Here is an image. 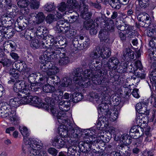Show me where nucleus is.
Segmentation results:
<instances>
[{
    "label": "nucleus",
    "mask_w": 156,
    "mask_h": 156,
    "mask_svg": "<svg viewBox=\"0 0 156 156\" xmlns=\"http://www.w3.org/2000/svg\"><path fill=\"white\" fill-rule=\"evenodd\" d=\"M23 136V142L26 144V148L22 149V156H47L45 149L41 140L28 137L30 134L27 127H23L20 130Z\"/></svg>",
    "instance_id": "f257e3e1"
},
{
    "label": "nucleus",
    "mask_w": 156,
    "mask_h": 156,
    "mask_svg": "<svg viewBox=\"0 0 156 156\" xmlns=\"http://www.w3.org/2000/svg\"><path fill=\"white\" fill-rule=\"evenodd\" d=\"M97 72L98 75L93 76L92 70L90 69H86L82 73L81 69L77 68L73 73L74 76L73 81L83 87H87L92 83L97 85L100 84L102 78V72L99 69Z\"/></svg>",
    "instance_id": "f03ea898"
},
{
    "label": "nucleus",
    "mask_w": 156,
    "mask_h": 156,
    "mask_svg": "<svg viewBox=\"0 0 156 156\" xmlns=\"http://www.w3.org/2000/svg\"><path fill=\"white\" fill-rule=\"evenodd\" d=\"M105 133L103 131H99L97 135H92L86 133L85 134L83 142H80V144L86 148V150L91 148L92 144H94L99 143H106L109 141V138L106 137L105 136Z\"/></svg>",
    "instance_id": "7ed1b4c3"
},
{
    "label": "nucleus",
    "mask_w": 156,
    "mask_h": 156,
    "mask_svg": "<svg viewBox=\"0 0 156 156\" xmlns=\"http://www.w3.org/2000/svg\"><path fill=\"white\" fill-rule=\"evenodd\" d=\"M68 119L66 120V122L63 123L64 120H62V122L61 123L58 122L60 124L58 128V134L61 137L64 138L68 140V142L70 143L72 142V140H70V137L71 138H76L78 136V135L75 133V131L71 124L68 122Z\"/></svg>",
    "instance_id": "20e7f679"
},
{
    "label": "nucleus",
    "mask_w": 156,
    "mask_h": 156,
    "mask_svg": "<svg viewBox=\"0 0 156 156\" xmlns=\"http://www.w3.org/2000/svg\"><path fill=\"white\" fill-rule=\"evenodd\" d=\"M39 79H40L39 78ZM39 83L37 84L34 83H31L28 84L25 81H19L16 82L13 87V90L16 92H20L21 96L25 94L26 95H29L31 91H36L40 88V87H38V85L41 84L40 83V79L39 80Z\"/></svg>",
    "instance_id": "39448f33"
},
{
    "label": "nucleus",
    "mask_w": 156,
    "mask_h": 156,
    "mask_svg": "<svg viewBox=\"0 0 156 156\" xmlns=\"http://www.w3.org/2000/svg\"><path fill=\"white\" fill-rule=\"evenodd\" d=\"M0 117L7 118L15 125L20 122V118L16 115V111L9 108V105L5 102L0 103Z\"/></svg>",
    "instance_id": "423d86ee"
},
{
    "label": "nucleus",
    "mask_w": 156,
    "mask_h": 156,
    "mask_svg": "<svg viewBox=\"0 0 156 156\" xmlns=\"http://www.w3.org/2000/svg\"><path fill=\"white\" fill-rule=\"evenodd\" d=\"M25 104H34L36 105V106L39 108H42L50 111L51 114H53L54 115H56V113H54L53 111L52 108L53 105H51V102L50 100H48V102L46 101V99L45 102H43L41 99L37 97H33L32 96L27 95L25 96Z\"/></svg>",
    "instance_id": "0eeeda50"
},
{
    "label": "nucleus",
    "mask_w": 156,
    "mask_h": 156,
    "mask_svg": "<svg viewBox=\"0 0 156 156\" xmlns=\"http://www.w3.org/2000/svg\"><path fill=\"white\" fill-rule=\"evenodd\" d=\"M108 106L106 103H103L99 105L98 108V113L100 115H105L109 119L112 121H115L117 118L121 107L117 105L114 107L113 110H109Z\"/></svg>",
    "instance_id": "6e6552de"
},
{
    "label": "nucleus",
    "mask_w": 156,
    "mask_h": 156,
    "mask_svg": "<svg viewBox=\"0 0 156 156\" xmlns=\"http://www.w3.org/2000/svg\"><path fill=\"white\" fill-rule=\"evenodd\" d=\"M129 62H122L120 63L121 68L119 69L122 70V69H126L128 72L133 73L136 76L143 78L145 77V73H142V70H143L142 69V66L141 62L140 60L136 61L134 63L131 64L130 65H129Z\"/></svg>",
    "instance_id": "1a4fd4ad"
},
{
    "label": "nucleus",
    "mask_w": 156,
    "mask_h": 156,
    "mask_svg": "<svg viewBox=\"0 0 156 156\" xmlns=\"http://www.w3.org/2000/svg\"><path fill=\"white\" fill-rule=\"evenodd\" d=\"M51 105H53L52 108H52L53 111L54 113H55L56 115H54L53 114H52L54 117H56L58 122L61 123L62 122V120L64 121L62 122L63 123L64 122H66V120L68 119V117L66 115V114L65 113L69 109V105L70 103L67 101H66L65 104L63 105L62 107L60 106V109L61 110L60 112H58L57 108L55 106V104L53 102H51Z\"/></svg>",
    "instance_id": "9d476101"
},
{
    "label": "nucleus",
    "mask_w": 156,
    "mask_h": 156,
    "mask_svg": "<svg viewBox=\"0 0 156 156\" xmlns=\"http://www.w3.org/2000/svg\"><path fill=\"white\" fill-rule=\"evenodd\" d=\"M41 68L44 73L41 74L38 73L37 75L38 76V75L39 76L40 74L41 75H42L44 77H46L45 76L46 74L48 76V77H51L59 72L58 68L53 65L50 62H47L46 63L42 64L41 65Z\"/></svg>",
    "instance_id": "9b49d317"
},
{
    "label": "nucleus",
    "mask_w": 156,
    "mask_h": 156,
    "mask_svg": "<svg viewBox=\"0 0 156 156\" xmlns=\"http://www.w3.org/2000/svg\"><path fill=\"white\" fill-rule=\"evenodd\" d=\"M30 17L25 16L24 18V24L22 26L20 22H18L19 28L21 29H25L27 26L28 23L30 22L31 18L35 17L36 20L38 23H40L42 22L45 19V16L42 12H38L32 13L29 15Z\"/></svg>",
    "instance_id": "f8f14e48"
},
{
    "label": "nucleus",
    "mask_w": 156,
    "mask_h": 156,
    "mask_svg": "<svg viewBox=\"0 0 156 156\" xmlns=\"http://www.w3.org/2000/svg\"><path fill=\"white\" fill-rule=\"evenodd\" d=\"M59 47L58 46H56L53 45L51 47V48H48L44 53L43 55L41 57L42 59L43 63H46L47 62H50L48 60H50L52 58L53 59L55 58V55L57 53L56 52L58 50Z\"/></svg>",
    "instance_id": "ddd939ff"
},
{
    "label": "nucleus",
    "mask_w": 156,
    "mask_h": 156,
    "mask_svg": "<svg viewBox=\"0 0 156 156\" xmlns=\"http://www.w3.org/2000/svg\"><path fill=\"white\" fill-rule=\"evenodd\" d=\"M56 52L57 53L56 55H58L59 56V58L58 61V64L59 66H65L69 62V58L64 48H59L58 50Z\"/></svg>",
    "instance_id": "4468645a"
},
{
    "label": "nucleus",
    "mask_w": 156,
    "mask_h": 156,
    "mask_svg": "<svg viewBox=\"0 0 156 156\" xmlns=\"http://www.w3.org/2000/svg\"><path fill=\"white\" fill-rule=\"evenodd\" d=\"M55 30L58 33H67L70 30L69 24L67 23L64 20L58 21L56 23Z\"/></svg>",
    "instance_id": "2eb2a0df"
},
{
    "label": "nucleus",
    "mask_w": 156,
    "mask_h": 156,
    "mask_svg": "<svg viewBox=\"0 0 156 156\" xmlns=\"http://www.w3.org/2000/svg\"><path fill=\"white\" fill-rule=\"evenodd\" d=\"M52 144L57 148H61L64 147L65 145L69 144L68 140L61 136H57L52 140Z\"/></svg>",
    "instance_id": "dca6fc26"
},
{
    "label": "nucleus",
    "mask_w": 156,
    "mask_h": 156,
    "mask_svg": "<svg viewBox=\"0 0 156 156\" xmlns=\"http://www.w3.org/2000/svg\"><path fill=\"white\" fill-rule=\"evenodd\" d=\"M41 76L40 74V83L42 84L45 83H47L48 84L51 83L54 84L58 85V84H60L61 81L59 78L57 76L49 77L48 78L44 77L42 75Z\"/></svg>",
    "instance_id": "f3484780"
},
{
    "label": "nucleus",
    "mask_w": 156,
    "mask_h": 156,
    "mask_svg": "<svg viewBox=\"0 0 156 156\" xmlns=\"http://www.w3.org/2000/svg\"><path fill=\"white\" fill-rule=\"evenodd\" d=\"M25 97L24 95L20 98H14L10 99L9 102V106L13 108L12 110H15V108L19 106L20 105L25 104Z\"/></svg>",
    "instance_id": "a211bd4d"
},
{
    "label": "nucleus",
    "mask_w": 156,
    "mask_h": 156,
    "mask_svg": "<svg viewBox=\"0 0 156 156\" xmlns=\"http://www.w3.org/2000/svg\"><path fill=\"white\" fill-rule=\"evenodd\" d=\"M106 66L111 70H118L121 68L120 63L115 57H112L109 59Z\"/></svg>",
    "instance_id": "6ab92c4d"
},
{
    "label": "nucleus",
    "mask_w": 156,
    "mask_h": 156,
    "mask_svg": "<svg viewBox=\"0 0 156 156\" xmlns=\"http://www.w3.org/2000/svg\"><path fill=\"white\" fill-rule=\"evenodd\" d=\"M143 129L137 126H134L131 129L129 134L132 138L137 139L141 136L143 134Z\"/></svg>",
    "instance_id": "aec40b11"
},
{
    "label": "nucleus",
    "mask_w": 156,
    "mask_h": 156,
    "mask_svg": "<svg viewBox=\"0 0 156 156\" xmlns=\"http://www.w3.org/2000/svg\"><path fill=\"white\" fill-rule=\"evenodd\" d=\"M132 138L126 134H124L122 135H120V138L119 140L120 142H122V144L119 145V148L122 150L124 147V145H127V144H130L132 141Z\"/></svg>",
    "instance_id": "412c9836"
},
{
    "label": "nucleus",
    "mask_w": 156,
    "mask_h": 156,
    "mask_svg": "<svg viewBox=\"0 0 156 156\" xmlns=\"http://www.w3.org/2000/svg\"><path fill=\"white\" fill-rule=\"evenodd\" d=\"M107 29L105 28V29H101L99 33V37L101 41H103L107 43L109 40L108 36V30H111V28L109 25L107 26Z\"/></svg>",
    "instance_id": "4be33fe9"
},
{
    "label": "nucleus",
    "mask_w": 156,
    "mask_h": 156,
    "mask_svg": "<svg viewBox=\"0 0 156 156\" xmlns=\"http://www.w3.org/2000/svg\"><path fill=\"white\" fill-rule=\"evenodd\" d=\"M45 84L43 86V90L44 92L47 93L50 92H54L55 94L57 95H59L62 96L63 95V92L62 90L60 89H58L56 90L55 87L53 86H51L49 84Z\"/></svg>",
    "instance_id": "5701e85b"
},
{
    "label": "nucleus",
    "mask_w": 156,
    "mask_h": 156,
    "mask_svg": "<svg viewBox=\"0 0 156 156\" xmlns=\"http://www.w3.org/2000/svg\"><path fill=\"white\" fill-rule=\"evenodd\" d=\"M4 30H5L3 32L0 31V42L4 41V39H8L12 37V31L10 30H9L7 28H5Z\"/></svg>",
    "instance_id": "b1692460"
},
{
    "label": "nucleus",
    "mask_w": 156,
    "mask_h": 156,
    "mask_svg": "<svg viewBox=\"0 0 156 156\" xmlns=\"http://www.w3.org/2000/svg\"><path fill=\"white\" fill-rule=\"evenodd\" d=\"M100 55L103 58H108L111 55V50L110 49L107 47H102L99 48Z\"/></svg>",
    "instance_id": "393cba45"
},
{
    "label": "nucleus",
    "mask_w": 156,
    "mask_h": 156,
    "mask_svg": "<svg viewBox=\"0 0 156 156\" xmlns=\"http://www.w3.org/2000/svg\"><path fill=\"white\" fill-rule=\"evenodd\" d=\"M80 16L85 19H90L92 15V14L88 12V6L87 5H84L83 7H81Z\"/></svg>",
    "instance_id": "a878e982"
},
{
    "label": "nucleus",
    "mask_w": 156,
    "mask_h": 156,
    "mask_svg": "<svg viewBox=\"0 0 156 156\" xmlns=\"http://www.w3.org/2000/svg\"><path fill=\"white\" fill-rule=\"evenodd\" d=\"M138 20L142 21L147 24L150 23V18L149 16L146 13H142L140 14L137 17Z\"/></svg>",
    "instance_id": "bb28decb"
},
{
    "label": "nucleus",
    "mask_w": 156,
    "mask_h": 156,
    "mask_svg": "<svg viewBox=\"0 0 156 156\" xmlns=\"http://www.w3.org/2000/svg\"><path fill=\"white\" fill-rule=\"evenodd\" d=\"M45 40H44L43 41H42L41 42H40L37 39H34L32 40V42L30 44L31 46L33 48H37L40 47L41 45L42 46L43 48L44 47H48V46H46L45 45L44 41Z\"/></svg>",
    "instance_id": "cd10ccee"
},
{
    "label": "nucleus",
    "mask_w": 156,
    "mask_h": 156,
    "mask_svg": "<svg viewBox=\"0 0 156 156\" xmlns=\"http://www.w3.org/2000/svg\"><path fill=\"white\" fill-rule=\"evenodd\" d=\"M66 5L67 8L70 9L69 10L68 12L71 13L72 12L71 10L75 9L78 4L76 0H68Z\"/></svg>",
    "instance_id": "c85d7f7f"
},
{
    "label": "nucleus",
    "mask_w": 156,
    "mask_h": 156,
    "mask_svg": "<svg viewBox=\"0 0 156 156\" xmlns=\"http://www.w3.org/2000/svg\"><path fill=\"white\" fill-rule=\"evenodd\" d=\"M109 133L111 135H113L114 137L115 140L116 141H119L120 138V134L118 130L113 127H111L110 128Z\"/></svg>",
    "instance_id": "c756f323"
},
{
    "label": "nucleus",
    "mask_w": 156,
    "mask_h": 156,
    "mask_svg": "<svg viewBox=\"0 0 156 156\" xmlns=\"http://www.w3.org/2000/svg\"><path fill=\"white\" fill-rule=\"evenodd\" d=\"M76 147H70L68 149V156H80V152L77 151Z\"/></svg>",
    "instance_id": "7c9ffc66"
},
{
    "label": "nucleus",
    "mask_w": 156,
    "mask_h": 156,
    "mask_svg": "<svg viewBox=\"0 0 156 156\" xmlns=\"http://www.w3.org/2000/svg\"><path fill=\"white\" fill-rule=\"evenodd\" d=\"M123 56L125 58H130L133 59L134 58V52L129 48H126L123 51Z\"/></svg>",
    "instance_id": "2f4dec72"
},
{
    "label": "nucleus",
    "mask_w": 156,
    "mask_h": 156,
    "mask_svg": "<svg viewBox=\"0 0 156 156\" xmlns=\"http://www.w3.org/2000/svg\"><path fill=\"white\" fill-rule=\"evenodd\" d=\"M138 1L139 6L136 7L137 11L140 10L141 8H146L149 5L148 0H138Z\"/></svg>",
    "instance_id": "473e14b6"
},
{
    "label": "nucleus",
    "mask_w": 156,
    "mask_h": 156,
    "mask_svg": "<svg viewBox=\"0 0 156 156\" xmlns=\"http://www.w3.org/2000/svg\"><path fill=\"white\" fill-rule=\"evenodd\" d=\"M72 82V80L70 77H64L61 81L60 85L62 87H68L71 84Z\"/></svg>",
    "instance_id": "72a5a7b5"
},
{
    "label": "nucleus",
    "mask_w": 156,
    "mask_h": 156,
    "mask_svg": "<svg viewBox=\"0 0 156 156\" xmlns=\"http://www.w3.org/2000/svg\"><path fill=\"white\" fill-rule=\"evenodd\" d=\"M48 32V30L46 28L43 26H39L37 28L36 33L37 36H41L47 34Z\"/></svg>",
    "instance_id": "f704fd0d"
},
{
    "label": "nucleus",
    "mask_w": 156,
    "mask_h": 156,
    "mask_svg": "<svg viewBox=\"0 0 156 156\" xmlns=\"http://www.w3.org/2000/svg\"><path fill=\"white\" fill-rule=\"evenodd\" d=\"M94 24L93 20L92 19H89V20H86L83 22V27L86 30H88L91 27H94Z\"/></svg>",
    "instance_id": "c9c22d12"
},
{
    "label": "nucleus",
    "mask_w": 156,
    "mask_h": 156,
    "mask_svg": "<svg viewBox=\"0 0 156 156\" xmlns=\"http://www.w3.org/2000/svg\"><path fill=\"white\" fill-rule=\"evenodd\" d=\"M110 5L114 9H119L121 7V4L118 0H111Z\"/></svg>",
    "instance_id": "e433bc0d"
},
{
    "label": "nucleus",
    "mask_w": 156,
    "mask_h": 156,
    "mask_svg": "<svg viewBox=\"0 0 156 156\" xmlns=\"http://www.w3.org/2000/svg\"><path fill=\"white\" fill-rule=\"evenodd\" d=\"M111 90L109 87L108 86H105L103 87L101 95L104 98L105 97H108V95L110 96L109 94Z\"/></svg>",
    "instance_id": "4c0bfd02"
},
{
    "label": "nucleus",
    "mask_w": 156,
    "mask_h": 156,
    "mask_svg": "<svg viewBox=\"0 0 156 156\" xmlns=\"http://www.w3.org/2000/svg\"><path fill=\"white\" fill-rule=\"evenodd\" d=\"M29 4V2L28 0H20L17 3L18 6L22 8L27 7Z\"/></svg>",
    "instance_id": "58836bf2"
},
{
    "label": "nucleus",
    "mask_w": 156,
    "mask_h": 156,
    "mask_svg": "<svg viewBox=\"0 0 156 156\" xmlns=\"http://www.w3.org/2000/svg\"><path fill=\"white\" fill-rule=\"evenodd\" d=\"M99 49L97 48L96 50L94 51L93 52L91 53L90 54V57L93 58H100L101 56L100 55Z\"/></svg>",
    "instance_id": "ea45409f"
},
{
    "label": "nucleus",
    "mask_w": 156,
    "mask_h": 156,
    "mask_svg": "<svg viewBox=\"0 0 156 156\" xmlns=\"http://www.w3.org/2000/svg\"><path fill=\"white\" fill-rule=\"evenodd\" d=\"M54 3H48L45 5V9L48 12H50L52 11L55 9Z\"/></svg>",
    "instance_id": "a19ab883"
},
{
    "label": "nucleus",
    "mask_w": 156,
    "mask_h": 156,
    "mask_svg": "<svg viewBox=\"0 0 156 156\" xmlns=\"http://www.w3.org/2000/svg\"><path fill=\"white\" fill-rule=\"evenodd\" d=\"M40 3L37 0H31L30 5L31 8L34 9H37L39 7Z\"/></svg>",
    "instance_id": "79ce46f5"
},
{
    "label": "nucleus",
    "mask_w": 156,
    "mask_h": 156,
    "mask_svg": "<svg viewBox=\"0 0 156 156\" xmlns=\"http://www.w3.org/2000/svg\"><path fill=\"white\" fill-rule=\"evenodd\" d=\"M58 9L62 13H65V10L67 8L65 2H61L58 6Z\"/></svg>",
    "instance_id": "37998d69"
},
{
    "label": "nucleus",
    "mask_w": 156,
    "mask_h": 156,
    "mask_svg": "<svg viewBox=\"0 0 156 156\" xmlns=\"http://www.w3.org/2000/svg\"><path fill=\"white\" fill-rule=\"evenodd\" d=\"M93 97L96 99H98V100H97V103H100L98 107L99 106V105H101L103 103H103V100L104 99V98L103 96L100 97L99 95V94H94V95L92 96Z\"/></svg>",
    "instance_id": "c03bdc74"
},
{
    "label": "nucleus",
    "mask_w": 156,
    "mask_h": 156,
    "mask_svg": "<svg viewBox=\"0 0 156 156\" xmlns=\"http://www.w3.org/2000/svg\"><path fill=\"white\" fill-rule=\"evenodd\" d=\"M149 44L150 47L153 48L151 50V53L152 51H154V50H155V49H156V37L151 39Z\"/></svg>",
    "instance_id": "a18cd8bd"
},
{
    "label": "nucleus",
    "mask_w": 156,
    "mask_h": 156,
    "mask_svg": "<svg viewBox=\"0 0 156 156\" xmlns=\"http://www.w3.org/2000/svg\"><path fill=\"white\" fill-rule=\"evenodd\" d=\"M150 78L151 81L152 80L154 83H156V69L152 71Z\"/></svg>",
    "instance_id": "49530a36"
},
{
    "label": "nucleus",
    "mask_w": 156,
    "mask_h": 156,
    "mask_svg": "<svg viewBox=\"0 0 156 156\" xmlns=\"http://www.w3.org/2000/svg\"><path fill=\"white\" fill-rule=\"evenodd\" d=\"M146 107L147 106H146V105L142 107V108L139 111V113L140 114L148 115L149 113V111L147 109Z\"/></svg>",
    "instance_id": "de8ad7c7"
},
{
    "label": "nucleus",
    "mask_w": 156,
    "mask_h": 156,
    "mask_svg": "<svg viewBox=\"0 0 156 156\" xmlns=\"http://www.w3.org/2000/svg\"><path fill=\"white\" fill-rule=\"evenodd\" d=\"M55 17H54V14H50L46 17L45 20L47 23H50L55 20Z\"/></svg>",
    "instance_id": "09e8293b"
},
{
    "label": "nucleus",
    "mask_w": 156,
    "mask_h": 156,
    "mask_svg": "<svg viewBox=\"0 0 156 156\" xmlns=\"http://www.w3.org/2000/svg\"><path fill=\"white\" fill-rule=\"evenodd\" d=\"M147 103L144 102H141L137 104L136 105V109L138 112L142 108V107L146 105L147 106Z\"/></svg>",
    "instance_id": "8fccbe9b"
},
{
    "label": "nucleus",
    "mask_w": 156,
    "mask_h": 156,
    "mask_svg": "<svg viewBox=\"0 0 156 156\" xmlns=\"http://www.w3.org/2000/svg\"><path fill=\"white\" fill-rule=\"evenodd\" d=\"M106 117L101 118L99 119V121L100 122V125H101V126L103 124H104V126L108 125V122L107 120L106 121Z\"/></svg>",
    "instance_id": "3c124183"
},
{
    "label": "nucleus",
    "mask_w": 156,
    "mask_h": 156,
    "mask_svg": "<svg viewBox=\"0 0 156 156\" xmlns=\"http://www.w3.org/2000/svg\"><path fill=\"white\" fill-rule=\"evenodd\" d=\"M155 50L149 54V57L152 60L156 61V49H155Z\"/></svg>",
    "instance_id": "603ef678"
},
{
    "label": "nucleus",
    "mask_w": 156,
    "mask_h": 156,
    "mask_svg": "<svg viewBox=\"0 0 156 156\" xmlns=\"http://www.w3.org/2000/svg\"><path fill=\"white\" fill-rule=\"evenodd\" d=\"M74 97L77 98L76 99L78 101H80L83 98V96L81 93H74L73 94Z\"/></svg>",
    "instance_id": "864d4df0"
},
{
    "label": "nucleus",
    "mask_w": 156,
    "mask_h": 156,
    "mask_svg": "<svg viewBox=\"0 0 156 156\" xmlns=\"http://www.w3.org/2000/svg\"><path fill=\"white\" fill-rule=\"evenodd\" d=\"M48 152L50 154L54 156H56L58 153L57 150L53 148H49L48 150Z\"/></svg>",
    "instance_id": "5fc2aeb1"
},
{
    "label": "nucleus",
    "mask_w": 156,
    "mask_h": 156,
    "mask_svg": "<svg viewBox=\"0 0 156 156\" xmlns=\"http://www.w3.org/2000/svg\"><path fill=\"white\" fill-rule=\"evenodd\" d=\"M66 14L65 13H61L56 11V13H55V15H54V17H55V20H56L61 18L62 16Z\"/></svg>",
    "instance_id": "6e6d98bb"
},
{
    "label": "nucleus",
    "mask_w": 156,
    "mask_h": 156,
    "mask_svg": "<svg viewBox=\"0 0 156 156\" xmlns=\"http://www.w3.org/2000/svg\"><path fill=\"white\" fill-rule=\"evenodd\" d=\"M117 28L121 31H123L127 30L128 27L126 26V24H124L122 25H120L117 26Z\"/></svg>",
    "instance_id": "4d7b16f0"
},
{
    "label": "nucleus",
    "mask_w": 156,
    "mask_h": 156,
    "mask_svg": "<svg viewBox=\"0 0 156 156\" xmlns=\"http://www.w3.org/2000/svg\"><path fill=\"white\" fill-rule=\"evenodd\" d=\"M95 25L94 24V27H91L89 29L90 30V34L91 35H95L97 33V31L95 28Z\"/></svg>",
    "instance_id": "13d9d810"
},
{
    "label": "nucleus",
    "mask_w": 156,
    "mask_h": 156,
    "mask_svg": "<svg viewBox=\"0 0 156 156\" xmlns=\"http://www.w3.org/2000/svg\"><path fill=\"white\" fill-rule=\"evenodd\" d=\"M69 21L70 23H72L75 22L78 18V16H71L68 17Z\"/></svg>",
    "instance_id": "bf43d9fd"
},
{
    "label": "nucleus",
    "mask_w": 156,
    "mask_h": 156,
    "mask_svg": "<svg viewBox=\"0 0 156 156\" xmlns=\"http://www.w3.org/2000/svg\"><path fill=\"white\" fill-rule=\"evenodd\" d=\"M136 122L137 124L139 126H142L143 124L142 119L141 117V115L137 116L136 119Z\"/></svg>",
    "instance_id": "052dcab7"
},
{
    "label": "nucleus",
    "mask_w": 156,
    "mask_h": 156,
    "mask_svg": "<svg viewBox=\"0 0 156 156\" xmlns=\"http://www.w3.org/2000/svg\"><path fill=\"white\" fill-rule=\"evenodd\" d=\"M76 34V32L74 30L70 29L66 34L69 36L72 37H73V36H75Z\"/></svg>",
    "instance_id": "680f3d73"
},
{
    "label": "nucleus",
    "mask_w": 156,
    "mask_h": 156,
    "mask_svg": "<svg viewBox=\"0 0 156 156\" xmlns=\"http://www.w3.org/2000/svg\"><path fill=\"white\" fill-rule=\"evenodd\" d=\"M20 65L21 63H19L17 62H14L12 64L13 67L14 69H16L17 70L19 71V69H20Z\"/></svg>",
    "instance_id": "e2e57ef3"
},
{
    "label": "nucleus",
    "mask_w": 156,
    "mask_h": 156,
    "mask_svg": "<svg viewBox=\"0 0 156 156\" xmlns=\"http://www.w3.org/2000/svg\"><path fill=\"white\" fill-rule=\"evenodd\" d=\"M138 89H134L132 92V94L133 97L136 98H138L140 97L139 94L138 93Z\"/></svg>",
    "instance_id": "0e129e2a"
},
{
    "label": "nucleus",
    "mask_w": 156,
    "mask_h": 156,
    "mask_svg": "<svg viewBox=\"0 0 156 156\" xmlns=\"http://www.w3.org/2000/svg\"><path fill=\"white\" fill-rule=\"evenodd\" d=\"M25 36L27 40L28 41H30L33 38L31 36L30 33L27 31H26L25 34Z\"/></svg>",
    "instance_id": "69168bd1"
},
{
    "label": "nucleus",
    "mask_w": 156,
    "mask_h": 156,
    "mask_svg": "<svg viewBox=\"0 0 156 156\" xmlns=\"http://www.w3.org/2000/svg\"><path fill=\"white\" fill-rule=\"evenodd\" d=\"M142 156H153V155L151 151L146 150L144 152Z\"/></svg>",
    "instance_id": "338daca9"
},
{
    "label": "nucleus",
    "mask_w": 156,
    "mask_h": 156,
    "mask_svg": "<svg viewBox=\"0 0 156 156\" xmlns=\"http://www.w3.org/2000/svg\"><path fill=\"white\" fill-rule=\"evenodd\" d=\"M7 45L9 47H10L12 49L14 48L15 45L14 42L11 41H7Z\"/></svg>",
    "instance_id": "774afa93"
}]
</instances>
